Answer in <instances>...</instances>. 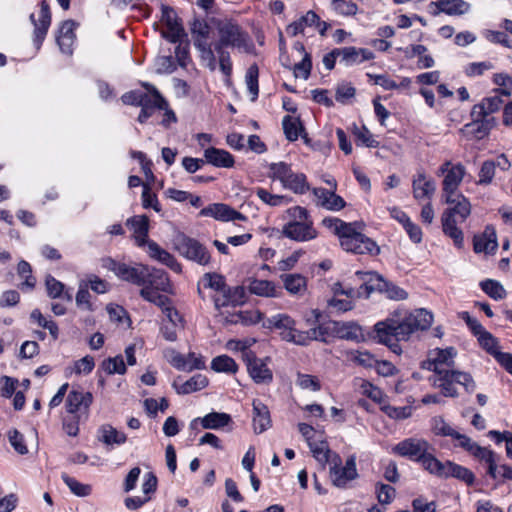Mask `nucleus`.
Returning <instances> with one entry per match:
<instances>
[{"label": "nucleus", "mask_w": 512, "mask_h": 512, "mask_svg": "<svg viewBox=\"0 0 512 512\" xmlns=\"http://www.w3.org/2000/svg\"><path fill=\"white\" fill-rule=\"evenodd\" d=\"M442 199L448 205L441 215L442 231L457 248H462L464 234L458 225L470 216L471 203L462 193L442 196Z\"/></svg>", "instance_id": "obj_1"}, {"label": "nucleus", "mask_w": 512, "mask_h": 512, "mask_svg": "<svg viewBox=\"0 0 512 512\" xmlns=\"http://www.w3.org/2000/svg\"><path fill=\"white\" fill-rule=\"evenodd\" d=\"M322 224L339 237L341 247L355 254H378V245L364 234L356 231L354 223H346L336 217H326Z\"/></svg>", "instance_id": "obj_2"}, {"label": "nucleus", "mask_w": 512, "mask_h": 512, "mask_svg": "<svg viewBox=\"0 0 512 512\" xmlns=\"http://www.w3.org/2000/svg\"><path fill=\"white\" fill-rule=\"evenodd\" d=\"M215 26L218 40L214 43L215 50L236 49L240 53H251L254 44L249 34L234 20H216Z\"/></svg>", "instance_id": "obj_3"}, {"label": "nucleus", "mask_w": 512, "mask_h": 512, "mask_svg": "<svg viewBox=\"0 0 512 512\" xmlns=\"http://www.w3.org/2000/svg\"><path fill=\"white\" fill-rule=\"evenodd\" d=\"M291 220L282 229L285 237L297 241L306 242L317 237V231L306 208L295 206L288 210Z\"/></svg>", "instance_id": "obj_4"}, {"label": "nucleus", "mask_w": 512, "mask_h": 512, "mask_svg": "<svg viewBox=\"0 0 512 512\" xmlns=\"http://www.w3.org/2000/svg\"><path fill=\"white\" fill-rule=\"evenodd\" d=\"M433 385L441 390V394L445 397H457L458 392L455 383L462 385L466 392L473 393L476 389V383L468 372L459 370L440 371L435 374Z\"/></svg>", "instance_id": "obj_5"}, {"label": "nucleus", "mask_w": 512, "mask_h": 512, "mask_svg": "<svg viewBox=\"0 0 512 512\" xmlns=\"http://www.w3.org/2000/svg\"><path fill=\"white\" fill-rule=\"evenodd\" d=\"M103 267L112 271L119 279L140 287L146 283L153 271L159 270L144 264H135L134 266H130L112 258L104 259Z\"/></svg>", "instance_id": "obj_6"}, {"label": "nucleus", "mask_w": 512, "mask_h": 512, "mask_svg": "<svg viewBox=\"0 0 512 512\" xmlns=\"http://www.w3.org/2000/svg\"><path fill=\"white\" fill-rule=\"evenodd\" d=\"M269 172L272 179L280 181L284 188L295 194L302 195L310 190L306 175L294 172L285 162L271 163Z\"/></svg>", "instance_id": "obj_7"}, {"label": "nucleus", "mask_w": 512, "mask_h": 512, "mask_svg": "<svg viewBox=\"0 0 512 512\" xmlns=\"http://www.w3.org/2000/svg\"><path fill=\"white\" fill-rule=\"evenodd\" d=\"M264 325L266 328L279 330L281 339L286 342L300 346L309 344L308 334L305 331L298 330L295 320L287 314L273 315L266 320Z\"/></svg>", "instance_id": "obj_8"}, {"label": "nucleus", "mask_w": 512, "mask_h": 512, "mask_svg": "<svg viewBox=\"0 0 512 512\" xmlns=\"http://www.w3.org/2000/svg\"><path fill=\"white\" fill-rule=\"evenodd\" d=\"M358 477L356 456L354 454L347 457L344 465L339 454L332 456V461L329 464V478L333 486L346 489Z\"/></svg>", "instance_id": "obj_9"}, {"label": "nucleus", "mask_w": 512, "mask_h": 512, "mask_svg": "<svg viewBox=\"0 0 512 512\" xmlns=\"http://www.w3.org/2000/svg\"><path fill=\"white\" fill-rule=\"evenodd\" d=\"M169 288L168 274L164 270L159 269L158 271H153L150 278L141 286L140 296L158 307H164L170 303V299L159 292H168Z\"/></svg>", "instance_id": "obj_10"}, {"label": "nucleus", "mask_w": 512, "mask_h": 512, "mask_svg": "<svg viewBox=\"0 0 512 512\" xmlns=\"http://www.w3.org/2000/svg\"><path fill=\"white\" fill-rule=\"evenodd\" d=\"M175 250L184 258L199 265L206 266L211 261L208 249L198 240L178 233L173 240Z\"/></svg>", "instance_id": "obj_11"}, {"label": "nucleus", "mask_w": 512, "mask_h": 512, "mask_svg": "<svg viewBox=\"0 0 512 512\" xmlns=\"http://www.w3.org/2000/svg\"><path fill=\"white\" fill-rule=\"evenodd\" d=\"M466 174V168L461 163L453 164L446 160L438 169V175H443L442 196L459 194V186Z\"/></svg>", "instance_id": "obj_12"}, {"label": "nucleus", "mask_w": 512, "mask_h": 512, "mask_svg": "<svg viewBox=\"0 0 512 512\" xmlns=\"http://www.w3.org/2000/svg\"><path fill=\"white\" fill-rule=\"evenodd\" d=\"M399 319L395 316L388 317L374 325V338L381 344L390 347L394 352L398 348L397 342L406 341V337L400 334Z\"/></svg>", "instance_id": "obj_13"}, {"label": "nucleus", "mask_w": 512, "mask_h": 512, "mask_svg": "<svg viewBox=\"0 0 512 512\" xmlns=\"http://www.w3.org/2000/svg\"><path fill=\"white\" fill-rule=\"evenodd\" d=\"M432 322L433 315L431 312L424 308L416 309L399 319L400 334L408 340L413 333L430 328Z\"/></svg>", "instance_id": "obj_14"}, {"label": "nucleus", "mask_w": 512, "mask_h": 512, "mask_svg": "<svg viewBox=\"0 0 512 512\" xmlns=\"http://www.w3.org/2000/svg\"><path fill=\"white\" fill-rule=\"evenodd\" d=\"M432 450V445L423 438L410 437L398 442L392 448V452L400 457L419 462L427 451Z\"/></svg>", "instance_id": "obj_15"}, {"label": "nucleus", "mask_w": 512, "mask_h": 512, "mask_svg": "<svg viewBox=\"0 0 512 512\" xmlns=\"http://www.w3.org/2000/svg\"><path fill=\"white\" fill-rule=\"evenodd\" d=\"M142 86L148 91L142 100V103L138 107H141L138 121L145 123L156 110L164 109L167 106V102L159 93V91L149 83H142Z\"/></svg>", "instance_id": "obj_16"}, {"label": "nucleus", "mask_w": 512, "mask_h": 512, "mask_svg": "<svg viewBox=\"0 0 512 512\" xmlns=\"http://www.w3.org/2000/svg\"><path fill=\"white\" fill-rule=\"evenodd\" d=\"M431 430L436 436L451 437L455 441V446L461 447L465 451L474 443L470 437L456 431L440 416L432 418Z\"/></svg>", "instance_id": "obj_17"}, {"label": "nucleus", "mask_w": 512, "mask_h": 512, "mask_svg": "<svg viewBox=\"0 0 512 512\" xmlns=\"http://www.w3.org/2000/svg\"><path fill=\"white\" fill-rule=\"evenodd\" d=\"M92 402V393L79 389H72L68 393L65 401L66 412L67 414L80 415V417H88Z\"/></svg>", "instance_id": "obj_18"}, {"label": "nucleus", "mask_w": 512, "mask_h": 512, "mask_svg": "<svg viewBox=\"0 0 512 512\" xmlns=\"http://www.w3.org/2000/svg\"><path fill=\"white\" fill-rule=\"evenodd\" d=\"M161 19L165 25L162 37L171 43L181 42L186 34L176 12L171 7L163 6Z\"/></svg>", "instance_id": "obj_19"}, {"label": "nucleus", "mask_w": 512, "mask_h": 512, "mask_svg": "<svg viewBox=\"0 0 512 512\" xmlns=\"http://www.w3.org/2000/svg\"><path fill=\"white\" fill-rule=\"evenodd\" d=\"M249 375L257 384L270 383L273 373L263 359L256 357L252 351L243 353Z\"/></svg>", "instance_id": "obj_20"}, {"label": "nucleus", "mask_w": 512, "mask_h": 512, "mask_svg": "<svg viewBox=\"0 0 512 512\" xmlns=\"http://www.w3.org/2000/svg\"><path fill=\"white\" fill-rule=\"evenodd\" d=\"M30 21L34 25L33 42L36 48L39 49L51 25V11L46 0H42L40 3L39 19L36 20L34 14H31Z\"/></svg>", "instance_id": "obj_21"}, {"label": "nucleus", "mask_w": 512, "mask_h": 512, "mask_svg": "<svg viewBox=\"0 0 512 512\" xmlns=\"http://www.w3.org/2000/svg\"><path fill=\"white\" fill-rule=\"evenodd\" d=\"M355 276L361 282L357 289V297H369L374 291L381 293L386 280L374 271H356Z\"/></svg>", "instance_id": "obj_22"}, {"label": "nucleus", "mask_w": 512, "mask_h": 512, "mask_svg": "<svg viewBox=\"0 0 512 512\" xmlns=\"http://www.w3.org/2000/svg\"><path fill=\"white\" fill-rule=\"evenodd\" d=\"M455 356L456 350L453 347H448L446 349H435L430 352L425 367L428 370L433 371L435 374H439L440 371H451L452 369L445 368L444 366H453Z\"/></svg>", "instance_id": "obj_23"}, {"label": "nucleus", "mask_w": 512, "mask_h": 512, "mask_svg": "<svg viewBox=\"0 0 512 512\" xmlns=\"http://www.w3.org/2000/svg\"><path fill=\"white\" fill-rule=\"evenodd\" d=\"M472 121L461 129L462 133L469 139L481 140L489 135L495 126L494 117L471 116Z\"/></svg>", "instance_id": "obj_24"}, {"label": "nucleus", "mask_w": 512, "mask_h": 512, "mask_svg": "<svg viewBox=\"0 0 512 512\" xmlns=\"http://www.w3.org/2000/svg\"><path fill=\"white\" fill-rule=\"evenodd\" d=\"M201 216L213 217L216 220L228 222L246 220V216L223 203L210 204L200 211Z\"/></svg>", "instance_id": "obj_25"}, {"label": "nucleus", "mask_w": 512, "mask_h": 512, "mask_svg": "<svg viewBox=\"0 0 512 512\" xmlns=\"http://www.w3.org/2000/svg\"><path fill=\"white\" fill-rule=\"evenodd\" d=\"M126 226L133 232L132 237L138 247H146L148 239L149 218L146 215H135L126 220Z\"/></svg>", "instance_id": "obj_26"}, {"label": "nucleus", "mask_w": 512, "mask_h": 512, "mask_svg": "<svg viewBox=\"0 0 512 512\" xmlns=\"http://www.w3.org/2000/svg\"><path fill=\"white\" fill-rule=\"evenodd\" d=\"M246 301V291L243 286L229 287L226 286L223 293L214 297V304L217 309L228 306H239Z\"/></svg>", "instance_id": "obj_27"}, {"label": "nucleus", "mask_w": 512, "mask_h": 512, "mask_svg": "<svg viewBox=\"0 0 512 512\" xmlns=\"http://www.w3.org/2000/svg\"><path fill=\"white\" fill-rule=\"evenodd\" d=\"M313 195L316 198V205L329 211H340L346 206L345 200L337 195L335 191L326 188H313Z\"/></svg>", "instance_id": "obj_28"}, {"label": "nucleus", "mask_w": 512, "mask_h": 512, "mask_svg": "<svg viewBox=\"0 0 512 512\" xmlns=\"http://www.w3.org/2000/svg\"><path fill=\"white\" fill-rule=\"evenodd\" d=\"M412 189L416 200L431 199L436 190L435 181L424 170H418L413 176Z\"/></svg>", "instance_id": "obj_29"}, {"label": "nucleus", "mask_w": 512, "mask_h": 512, "mask_svg": "<svg viewBox=\"0 0 512 512\" xmlns=\"http://www.w3.org/2000/svg\"><path fill=\"white\" fill-rule=\"evenodd\" d=\"M467 452L475 458L484 461L487 464L488 475L494 480L498 479L501 470L496 463V455L492 450L486 447H481L476 442H474L467 450Z\"/></svg>", "instance_id": "obj_30"}, {"label": "nucleus", "mask_w": 512, "mask_h": 512, "mask_svg": "<svg viewBox=\"0 0 512 512\" xmlns=\"http://www.w3.org/2000/svg\"><path fill=\"white\" fill-rule=\"evenodd\" d=\"M200 423L203 429L218 430L232 423V418L224 412H210L204 417H198L191 421L190 428L195 429L197 423Z\"/></svg>", "instance_id": "obj_31"}, {"label": "nucleus", "mask_w": 512, "mask_h": 512, "mask_svg": "<svg viewBox=\"0 0 512 512\" xmlns=\"http://www.w3.org/2000/svg\"><path fill=\"white\" fill-rule=\"evenodd\" d=\"M473 247L476 253H494L498 247L495 229L487 226L481 235L474 236Z\"/></svg>", "instance_id": "obj_32"}, {"label": "nucleus", "mask_w": 512, "mask_h": 512, "mask_svg": "<svg viewBox=\"0 0 512 512\" xmlns=\"http://www.w3.org/2000/svg\"><path fill=\"white\" fill-rule=\"evenodd\" d=\"M340 54V61L346 66L361 64L364 61L373 59V53L364 48H356L353 46L338 48Z\"/></svg>", "instance_id": "obj_33"}, {"label": "nucleus", "mask_w": 512, "mask_h": 512, "mask_svg": "<svg viewBox=\"0 0 512 512\" xmlns=\"http://www.w3.org/2000/svg\"><path fill=\"white\" fill-rule=\"evenodd\" d=\"M76 23L73 20H65L60 28L59 34L56 38L57 43L59 45L60 50L67 55L72 54L73 52V44L75 41V30Z\"/></svg>", "instance_id": "obj_34"}, {"label": "nucleus", "mask_w": 512, "mask_h": 512, "mask_svg": "<svg viewBox=\"0 0 512 512\" xmlns=\"http://www.w3.org/2000/svg\"><path fill=\"white\" fill-rule=\"evenodd\" d=\"M336 336L339 339L359 343L364 340L361 326L354 321H336Z\"/></svg>", "instance_id": "obj_35"}, {"label": "nucleus", "mask_w": 512, "mask_h": 512, "mask_svg": "<svg viewBox=\"0 0 512 512\" xmlns=\"http://www.w3.org/2000/svg\"><path fill=\"white\" fill-rule=\"evenodd\" d=\"M253 406V427L258 434L263 433L271 427V417L268 407L260 400L255 399Z\"/></svg>", "instance_id": "obj_36"}, {"label": "nucleus", "mask_w": 512, "mask_h": 512, "mask_svg": "<svg viewBox=\"0 0 512 512\" xmlns=\"http://www.w3.org/2000/svg\"><path fill=\"white\" fill-rule=\"evenodd\" d=\"M146 247V252L150 258L157 260L174 271L181 270V266L176 258L171 253L161 248L155 241H150Z\"/></svg>", "instance_id": "obj_37"}, {"label": "nucleus", "mask_w": 512, "mask_h": 512, "mask_svg": "<svg viewBox=\"0 0 512 512\" xmlns=\"http://www.w3.org/2000/svg\"><path fill=\"white\" fill-rule=\"evenodd\" d=\"M207 163L215 167L231 168L234 166V157L226 150L215 147L207 148L204 152Z\"/></svg>", "instance_id": "obj_38"}, {"label": "nucleus", "mask_w": 512, "mask_h": 512, "mask_svg": "<svg viewBox=\"0 0 512 512\" xmlns=\"http://www.w3.org/2000/svg\"><path fill=\"white\" fill-rule=\"evenodd\" d=\"M503 100L499 95L484 98L480 103L475 104L471 110V116L491 117L490 115L499 111Z\"/></svg>", "instance_id": "obj_39"}, {"label": "nucleus", "mask_w": 512, "mask_h": 512, "mask_svg": "<svg viewBox=\"0 0 512 512\" xmlns=\"http://www.w3.org/2000/svg\"><path fill=\"white\" fill-rule=\"evenodd\" d=\"M190 358H194V361H187L185 355L178 352H174L170 362L176 369L182 371H192L194 369L205 368V360L201 355H197L194 352H190Z\"/></svg>", "instance_id": "obj_40"}, {"label": "nucleus", "mask_w": 512, "mask_h": 512, "mask_svg": "<svg viewBox=\"0 0 512 512\" xmlns=\"http://www.w3.org/2000/svg\"><path fill=\"white\" fill-rule=\"evenodd\" d=\"M336 321L330 320L320 323L317 327L305 331L309 336V343L313 340L328 343V338L336 336Z\"/></svg>", "instance_id": "obj_41"}, {"label": "nucleus", "mask_w": 512, "mask_h": 512, "mask_svg": "<svg viewBox=\"0 0 512 512\" xmlns=\"http://www.w3.org/2000/svg\"><path fill=\"white\" fill-rule=\"evenodd\" d=\"M99 440L107 446L122 445L126 442L125 433L118 431L110 424H104L98 429Z\"/></svg>", "instance_id": "obj_42"}, {"label": "nucleus", "mask_w": 512, "mask_h": 512, "mask_svg": "<svg viewBox=\"0 0 512 512\" xmlns=\"http://www.w3.org/2000/svg\"><path fill=\"white\" fill-rule=\"evenodd\" d=\"M190 30L194 46L210 43L211 27L205 19L195 18Z\"/></svg>", "instance_id": "obj_43"}, {"label": "nucleus", "mask_w": 512, "mask_h": 512, "mask_svg": "<svg viewBox=\"0 0 512 512\" xmlns=\"http://www.w3.org/2000/svg\"><path fill=\"white\" fill-rule=\"evenodd\" d=\"M207 385L208 379L205 375L202 374H196L192 376L181 385H177L176 382L173 383V387L176 389L177 393L183 395L202 390Z\"/></svg>", "instance_id": "obj_44"}, {"label": "nucleus", "mask_w": 512, "mask_h": 512, "mask_svg": "<svg viewBox=\"0 0 512 512\" xmlns=\"http://www.w3.org/2000/svg\"><path fill=\"white\" fill-rule=\"evenodd\" d=\"M435 5L447 15H463L470 9V4L463 0H437Z\"/></svg>", "instance_id": "obj_45"}, {"label": "nucleus", "mask_w": 512, "mask_h": 512, "mask_svg": "<svg viewBox=\"0 0 512 512\" xmlns=\"http://www.w3.org/2000/svg\"><path fill=\"white\" fill-rule=\"evenodd\" d=\"M308 445L313 457L322 465L330 464L332 456L337 454L330 450L326 441H309Z\"/></svg>", "instance_id": "obj_46"}, {"label": "nucleus", "mask_w": 512, "mask_h": 512, "mask_svg": "<svg viewBox=\"0 0 512 512\" xmlns=\"http://www.w3.org/2000/svg\"><path fill=\"white\" fill-rule=\"evenodd\" d=\"M45 286L49 297L72 301V295L68 290H65V285L53 276L48 275L46 277Z\"/></svg>", "instance_id": "obj_47"}, {"label": "nucleus", "mask_w": 512, "mask_h": 512, "mask_svg": "<svg viewBox=\"0 0 512 512\" xmlns=\"http://www.w3.org/2000/svg\"><path fill=\"white\" fill-rule=\"evenodd\" d=\"M445 466V474L443 478L454 477L464 481L469 485L474 482V474L466 467H463L451 461H446Z\"/></svg>", "instance_id": "obj_48"}, {"label": "nucleus", "mask_w": 512, "mask_h": 512, "mask_svg": "<svg viewBox=\"0 0 512 512\" xmlns=\"http://www.w3.org/2000/svg\"><path fill=\"white\" fill-rule=\"evenodd\" d=\"M418 463L430 474L443 478L446 462L438 460L430 451H427Z\"/></svg>", "instance_id": "obj_49"}, {"label": "nucleus", "mask_w": 512, "mask_h": 512, "mask_svg": "<svg viewBox=\"0 0 512 512\" xmlns=\"http://www.w3.org/2000/svg\"><path fill=\"white\" fill-rule=\"evenodd\" d=\"M282 125L285 136L289 141H296L299 136L305 132V128L301 121L298 118H293L289 115L284 116Z\"/></svg>", "instance_id": "obj_50"}, {"label": "nucleus", "mask_w": 512, "mask_h": 512, "mask_svg": "<svg viewBox=\"0 0 512 512\" xmlns=\"http://www.w3.org/2000/svg\"><path fill=\"white\" fill-rule=\"evenodd\" d=\"M249 291L252 294L263 297H276L277 287L272 281L254 279L249 284Z\"/></svg>", "instance_id": "obj_51"}, {"label": "nucleus", "mask_w": 512, "mask_h": 512, "mask_svg": "<svg viewBox=\"0 0 512 512\" xmlns=\"http://www.w3.org/2000/svg\"><path fill=\"white\" fill-rule=\"evenodd\" d=\"M281 279L291 294H299L306 289V278L301 274H283Z\"/></svg>", "instance_id": "obj_52"}, {"label": "nucleus", "mask_w": 512, "mask_h": 512, "mask_svg": "<svg viewBox=\"0 0 512 512\" xmlns=\"http://www.w3.org/2000/svg\"><path fill=\"white\" fill-rule=\"evenodd\" d=\"M211 368L216 372L228 374L236 373L238 365L235 360L228 355H220L215 357L211 362Z\"/></svg>", "instance_id": "obj_53"}, {"label": "nucleus", "mask_w": 512, "mask_h": 512, "mask_svg": "<svg viewBox=\"0 0 512 512\" xmlns=\"http://www.w3.org/2000/svg\"><path fill=\"white\" fill-rule=\"evenodd\" d=\"M61 478L70 491L78 497L88 496L92 492V487L90 485L83 484L66 473H63Z\"/></svg>", "instance_id": "obj_54"}, {"label": "nucleus", "mask_w": 512, "mask_h": 512, "mask_svg": "<svg viewBox=\"0 0 512 512\" xmlns=\"http://www.w3.org/2000/svg\"><path fill=\"white\" fill-rule=\"evenodd\" d=\"M380 410L393 420H404L412 415L411 406L395 407L386 402L380 406Z\"/></svg>", "instance_id": "obj_55"}, {"label": "nucleus", "mask_w": 512, "mask_h": 512, "mask_svg": "<svg viewBox=\"0 0 512 512\" xmlns=\"http://www.w3.org/2000/svg\"><path fill=\"white\" fill-rule=\"evenodd\" d=\"M258 78H259L258 66L256 64L250 65L246 71L245 82H246L247 89H248L249 93L252 95V98H251L252 101H255L258 98V94H259Z\"/></svg>", "instance_id": "obj_56"}, {"label": "nucleus", "mask_w": 512, "mask_h": 512, "mask_svg": "<svg viewBox=\"0 0 512 512\" xmlns=\"http://www.w3.org/2000/svg\"><path fill=\"white\" fill-rule=\"evenodd\" d=\"M195 48L200 53V58L202 61L206 63L207 68L211 71H215L217 68V59L215 56L214 44L206 43L201 45H196Z\"/></svg>", "instance_id": "obj_57"}, {"label": "nucleus", "mask_w": 512, "mask_h": 512, "mask_svg": "<svg viewBox=\"0 0 512 512\" xmlns=\"http://www.w3.org/2000/svg\"><path fill=\"white\" fill-rule=\"evenodd\" d=\"M480 287L494 300H502L506 296L504 287L496 280L486 279L480 283Z\"/></svg>", "instance_id": "obj_58"}, {"label": "nucleus", "mask_w": 512, "mask_h": 512, "mask_svg": "<svg viewBox=\"0 0 512 512\" xmlns=\"http://www.w3.org/2000/svg\"><path fill=\"white\" fill-rule=\"evenodd\" d=\"M331 8L341 16H354L358 12L357 4L352 0H332Z\"/></svg>", "instance_id": "obj_59"}, {"label": "nucleus", "mask_w": 512, "mask_h": 512, "mask_svg": "<svg viewBox=\"0 0 512 512\" xmlns=\"http://www.w3.org/2000/svg\"><path fill=\"white\" fill-rule=\"evenodd\" d=\"M202 283L205 288H210L219 294L223 293L227 286L224 276L218 273L204 274Z\"/></svg>", "instance_id": "obj_60"}, {"label": "nucleus", "mask_w": 512, "mask_h": 512, "mask_svg": "<svg viewBox=\"0 0 512 512\" xmlns=\"http://www.w3.org/2000/svg\"><path fill=\"white\" fill-rule=\"evenodd\" d=\"M142 199V206L145 209L152 208L155 212L160 213L161 212V205L158 201V197L155 193L151 191V188L149 184L144 183L143 184V191L141 195Z\"/></svg>", "instance_id": "obj_61"}, {"label": "nucleus", "mask_w": 512, "mask_h": 512, "mask_svg": "<svg viewBox=\"0 0 512 512\" xmlns=\"http://www.w3.org/2000/svg\"><path fill=\"white\" fill-rule=\"evenodd\" d=\"M88 417H80L77 414H68L63 418V430L69 436L75 437L79 433V424L86 421Z\"/></svg>", "instance_id": "obj_62"}, {"label": "nucleus", "mask_w": 512, "mask_h": 512, "mask_svg": "<svg viewBox=\"0 0 512 512\" xmlns=\"http://www.w3.org/2000/svg\"><path fill=\"white\" fill-rule=\"evenodd\" d=\"M477 339L480 346L494 358H496L497 353H501L497 339L490 332L486 331Z\"/></svg>", "instance_id": "obj_63"}, {"label": "nucleus", "mask_w": 512, "mask_h": 512, "mask_svg": "<svg viewBox=\"0 0 512 512\" xmlns=\"http://www.w3.org/2000/svg\"><path fill=\"white\" fill-rule=\"evenodd\" d=\"M256 195L265 204L277 207L287 203V198L283 195L272 194L264 188H257Z\"/></svg>", "instance_id": "obj_64"}]
</instances>
